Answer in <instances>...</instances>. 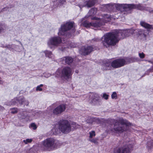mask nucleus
I'll return each instance as SVG.
<instances>
[{"instance_id":"1","label":"nucleus","mask_w":153,"mask_h":153,"mask_svg":"<svg viewBox=\"0 0 153 153\" xmlns=\"http://www.w3.org/2000/svg\"><path fill=\"white\" fill-rule=\"evenodd\" d=\"M130 31L117 30L115 32L106 33L102 38L104 45L108 47L109 45H114L120 39H123L127 35L125 34Z\"/></svg>"},{"instance_id":"2","label":"nucleus","mask_w":153,"mask_h":153,"mask_svg":"<svg viewBox=\"0 0 153 153\" xmlns=\"http://www.w3.org/2000/svg\"><path fill=\"white\" fill-rule=\"evenodd\" d=\"M62 144L59 141L52 137L48 138L42 142L41 149L43 151H51L59 147Z\"/></svg>"},{"instance_id":"3","label":"nucleus","mask_w":153,"mask_h":153,"mask_svg":"<svg viewBox=\"0 0 153 153\" xmlns=\"http://www.w3.org/2000/svg\"><path fill=\"white\" fill-rule=\"evenodd\" d=\"M115 19L116 18L113 16H111L106 14L104 15L102 20L95 17L93 19H94L96 20L95 22H89L88 21H85L82 24L86 27H89L91 26L97 27L103 25L105 22H110Z\"/></svg>"},{"instance_id":"4","label":"nucleus","mask_w":153,"mask_h":153,"mask_svg":"<svg viewBox=\"0 0 153 153\" xmlns=\"http://www.w3.org/2000/svg\"><path fill=\"white\" fill-rule=\"evenodd\" d=\"M114 123L113 128L111 129L117 133L121 134L126 131L128 126H130L131 124L126 119L120 118L119 120H114Z\"/></svg>"},{"instance_id":"5","label":"nucleus","mask_w":153,"mask_h":153,"mask_svg":"<svg viewBox=\"0 0 153 153\" xmlns=\"http://www.w3.org/2000/svg\"><path fill=\"white\" fill-rule=\"evenodd\" d=\"M59 130L64 134H68L71 131L70 122L67 120H62L59 123Z\"/></svg>"},{"instance_id":"6","label":"nucleus","mask_w":153,"mask_h":153,"mask_svg":"<svg viewBox=\"0 0 153 153\" xmlns=\"http://www.w3.org/2000/svg\"><path fill=\"white\" fill-rule=\"evenodd\" d=\"M62 42L61 38L59 37H53L51 38L48 42V47L51 48L58 46Z\"/></svg>"},{"instance_id":"7","label":"nucleus","mask_w":153,"mask_h":153,"mask_svg":"<svg viewBox=\"0 0 153 153\" xmlns=\"http://www.w3.org/2000/svg\"><path fill=\"white\" fill-rule=\"evenodd\" d=\"M132 145H129V144H123V146L121 147L116 148L114 149V153H128L130 150L131 149Z\"/></svg>"},{"instance_id":"8","label":"nucleus","mask_w":153,"mask_h":153,"mask_svg":"<svg viewBox=\"0 0 153 153\" xmlns=\"http://www.w3.org/2000/svg\"><path fill=\"white\" fill-rule=\"evenodd\" d=\"M74 23L72 22H68L65 24L62 25L61 28L59 29L58 33L59 35H63L66 32L72 28L73 27Z\"/></svg>"},{"instance_id":"9","label":"nucleus","mask_w":153,"mask_h":153,"mask_svg":"<svg viewBox=\"0 0 153 153\" xmlns=\"http://www.w3.org/2000/svg\"><path fill=\"white\" fill-rule=\"evenodd\" d=\"M126 64V60L123 59H117L114 60L111 62L112 67L114 68L121 67Z\"/></svg>"},{"instance_id":"10","label":"nucleus","mask_w":153,"mask_h":153,"mask_svg":"<svg viewBox=\"0 0 153 153\" xmlns=\"http://www.w3.org/2000/svg\"><path fill=\"white\" fill-rule=\"evenodd\" d=\"M66 108L65 105L64 104H61L53 110V113L55 115H59L65 111Z\"/></svg>"},{"instance_id":"11","label":"nucleus","mask_w":153,"mask_h":153,"mask_svg":"<svg viewBox=\"0 0 153 153\" xmlns=\"http://www.w3.org/2000/svg\"><path fill=\"white\" fill-rule=\"evenodd\" d=\"M72 71L71 69L69 67L64 68L62 71L61 76L67 79L72 74Z\"/></svg>"},{"instance_id":"12","label":"nucleus","mask_w":153,"mask_h":153,"mask_svg":"<svg viewBox=\"0 0 153 153\" xmlns=\"http://www.w3.org/2000/svg\"><path fill=\"white\" fill-rule=\"evenodd\" d=\"M94 48L91 46L83 47L80 51V53L83 55H87L93 51Z\"/></svg>"},{"instance_id":"13","label":"nucleus","mask_w":153,"mask_h":153,"mask_svg":"<svg viewBox=\"0 0 153 153\" xmlns=\"http://www.w3.org/2000/svg\"><path fill=\"white\" fill-rule=\"evenodd\" d=\"M124 7L126 8H124V10L125 11L128 10H130L133 8H137L140 10H143L144 9V7H142L140 5H135L133 4H126Z\"/></svg>"},{"instance_id":"14","label":"nucleus","mask_w":153,"mask_h":153,"mask_svg":"<svg viewBox=\"0 0 153 153\" xmlns=\"http://www.w3.org/2000/svg\"><path fill=\"white\" fill-rule=\"evenodd\" d=\"M147 31L146 30H140L138 32L139 37L143 40H146V37Z\"/></svg>"},{"instance_id":"15","label":"nucleus","mask_w":153,"mask_h":153,"mask_svg":"<svg viewBox=\"0 0 153 153\" xmlns=\"http://www.w3.org/2000/svg\"><path fill=\"white\" fill-rule=\"evenodd\" d=\"M73 62L72 58L71 57H65L63 58L62 62L63 64H70Z\"/></svg>"},{"instance_id":"16","label":"nucleus","mask_w":153,"mask_h":153,"mask_svg":"<svg viewBox=\"0 0 153 153\" xmlns=\"http://www.w3.org/2000/svg\"><path fill=\"white\" fill-rule=\"evenodd\" d=\"M96 2V0H89L84 2V6L90 7L93 6Z\"/></svg>"},{"instance_id":"17","label":"nucleus","mask_w":153,"mask_h":153,"mask_svg":"<svg viewBox=\"0 0 153 153\" xmlns=\"http://www.w3.org/2000/svg\"><path fill=\"white\" fill-rule=\"evenodd\" d=\"M106 7L108 9H112L114 7H115L117 10H120L121 9V8L122 7L119 4H108L106 5Z\"/></svg>"},{"instance_id":"18","label":"nucleus","mask_w":153,"mask_h":153,"mask_svg":"<svg viewBox=\"0 0 153 153\" xmlns=\"http://www.w3.org/2000/svg\"><path fill=\"white\" fill-rule=\"evenodd\" d=\"M27 116V112L25 111H21L18 114V117L20 119H25Z\"/></svg>"},{"instance_id":"19","label":"nucleus","mask_w":153,"mask_h":153,"mask_svg":"<svg viewBox=\"0 0 153 153\" xmlns=\"http://www.w3.org/2000/svg\"><path fill=\"white\" fill-rule=\"evenodd\" d=\"M140 25L143 27L146 28L148 29H153V27L152 26L148 23H146L145 22L141 21L140 23Z\"/></svg>"},{"instance_id":"20","label":"nucleus","mask_w":153,"mask_h":153,"mask_svg":"<svg viewBox=\"0 0 153 153\" xmlns=\"http://www.w3.org/2000/svg\"><path fill=\"white\" fill-rule=\"evenodd\" d=\"M103 68L105 70H109L110 69L111 67V63L110 62H107L105 63L103 65Z\"/></svg>"},{"instance_id":"21","label":"nucleus","mask_w":153,"mask_h":153,"mask_svg":"<svg viewBox=\"0 0 153 153\" xmlns=\"http://www.w3.org/2000/svg\"><path fill=\"white\" fill-rule=\"evenodd\" d=\"M97 9L96 8H93L91 9L88 12V15L89 16H92L96 13Z\"/></svg>"},{"instance_id":"22","label":"nucleus","mask_w":153,"mask_h":153,"mask_svg":"<svg viewBox=\"0 0 153 153\" xmlns=\"http://www.w3.org/2000/svg\"><path fill=\"white\" fill-rule=\"evenodd\" d=\"M100 101L99 97L98 96H94L91 100V102L93 104L96 105Z\"/></svg>"},{"instance_id":"23","label":"nucleus","mask_w":153,"mask_h":153,"mask_svg":"<svg viewBox=\"0 0 153 153\" xmlns=\"http://www.w3.org/2000/svg\"><path fill=\"white\" fill-rule=\"evenodd\" d=\"M45 55L46 56L48 57L49 58H51L52 57L53 55L51 52L50 51H45L43 52Z\"/></svg>"},{"instance_id":"24","label":"nucleus","mask_w":153,"mask_h":153,"mask_svg":"<svg viewBox=\"0 0 153 153\" xmlns=\"http://www.w3.org/2000/svg\"><path fill=\"white\" fill-rule=\"evenodd\" d=\"M97 120V119L96 118H89V119L87 120V122L88 123L91 124H94V123L95 122V121Z\"/></svg>"},{"instance_id":"25","label":"nucleus","mask_w":153,"mask_h":153,"mask_svg":"<svg viewBox=\"0 0 153 153\" xmlns=\"http://www.w3.org/2000/svg\"><path fill=\"white\" fill-rule=\"evenodd\" d=\"M71 130L74 129L79 128L80 126L74 122H73L71 124Z\"/></svg>"},{"instance_id":"26","label":"nucleus","mask_w":153,"mask_h":153,"mask_svg":"<svg viewBox=\"0 0 153 153\" xmlns=\"http://www.w3.org/2000/svg\"><path fill=\"white\" fill-rule=\"evenodd\" d=\"M17 46L15 45H8L7 46V48L10 50H16V48Z\"/></svg>"},{"instance_id":"27","label":"nucleus","mask_w":153,"mask_h":153,"mask_svg":"<svg viewBox=\"0 0 153 153\" xmlns=\"http://www.w3.org/2000/svg\"><path fill=\"white\" fill-rule=\"evenodd\" d=\"M61 71H62L60 69H58L54 74V75L55 76L58 77H59L60 75H61Z\"/></svg>"},{"instance_id":"28","label":"nucleus","mask_w":153,"mask_h":153,"mask_svg":"<svg viewBox=\"0 0 153 153\" xmlns=\"http://www.w3.org/2000/svg\"><path fill=\"white\" fill-rule=\"evenodd\" d=\"M89 134V139L92 138L93 137H94L96 135L95 131H90Z\"/></svg>"},{"instance_id":"29","label":"nucleus","mask_w":153,"mask_h":153,"mask_svg":"<svg viewBox=\"0 0 153 153\" xmlns=\"http://www.w3.org/2000/svg\"><path fill=\"white\" fill-rule=\"evenodd\" d=\"M32 139H27L25 140H24L23 141V142L25 144H27L28 143H31L32 141Z\"/></svg>"},{"instance_id":"30","label":"nucleus","mask_w":153,"mask_h":153,"mask_svg":"<svg viewBox=\"0 0 153 153\" xmlns=\"http://www.w3.org/2000/svg\"><path fill=\"white\" fill-rule=\"evenodd\" d=\"M43 86V84H41L37 86L36 88V91H42L43 90L42 88H41Z\"/></svg>"},{"instance_id":"31","label":"nucleus","mask_w":153,"mask_h":153,"mask_svg":"<svg viewBox=\"0 0 153 153\" xmlns=\"http://www.w3.org/2000/svg\"><path fill=\"white\" fill-rule=\"evenodd\" d=\"M98 139L97 138H91L89 139V141L90 142L93 143H94L97 144L98 143L97 142Z\"/></svg>"},{"instance_id":"32","label":"nucleus","mask_w":153,"mask_h":153,"mask_svg":"<svg viewBox=\"0 0 153 153\" xmlns=\"http://www.w3.org/2000/svg\"><path fill=\"white\" fill-rule=\"evenodd\" d=\"M123 31H130V32H128V33L125 34V35H127V36H126L125 37H128L130 36L131 34H132L133 33V31L132 30H123Z\"/></svg>"},{"instance_id":"33","label":"nucleus","mask_w":153,"mask_h":153,"mask_svg":"<svg viewBox=\"0 0 153 153\" xmlns=\"http://www.w3.org/2000/svg\"><path fill=\"white\" fill-rule=\"evenodd\" d=\"M52 132H53V134L55 135L59 134V132L58 129L56 128H54L52 129Z\"/></svg>"},{"instance_id":"34","label":"nucleus","mask_w":153,"mask_h":153,"mask_svg":"<svg viewBox=\"0 0 153 153\" xmlns=\"http://www.w3.org/2000/svg\"><path fill=\"white\" fill-rule=\"evenodd\" d=\"M17 109V108H13L11 109H10L11 113L13 114L16 113L18 112Z\"/></svg>"},{"instance_id":"35","label":"nucleus","mask_w":153,"mask_h":153,"mask_svg":"<svg viewBox=\"0 0 153 153\" xmlns=\"http://www.w3.org/2000/svg\"><path fill=\"white\" fill-rule=\"evenodd\" d=\"M30 127L34 130H35L37 128L36 126L34 123H31L30 125Z\"/></svg>"},{"instance_id":"36","label":"nucleus","mask_w":153,"mask_h":153,"mask_svg":"<svg viewBox=\"0 0 153 153\" xmlns=\"http://www.w3.org/2000/svg\"><path fill=\"white\" fill-rule=\"evenodd\" d=\"M51 76V74L48 73H46L44 74V76L46 78H48Z\"/></svg>"},{"instance_id":"37","label":"nucleus","mask_w":153,"mask_h":153,"mask_svg":"<svg viewBox=\"0 0 153 153\" xmlns=\"http://www.w3.org/2000/svg\"><path fill=\"white\" fill-rule=\"evenodd\" d=\"M139 56L140 58L141 59H143L145 57V54L143 53H139Z\"/></svg>"},{"instance_id":"38","label":"nucleus","mask_w":153,"mask_h":153,"mask_svg":"<svg viewBox=\"0 0 153 153\" xmlns=\"http://www.w3.org/2000/svg\"><path fill=\"white\" fill-rule=\"evenodd\" d=\"M19 102L20 103L24 104L25 105H27L28 104V102H27L26 103H25V101L23 99H22L21 101H19Z\"/></svg>"},{"instance_id":"39","label":"nucleus","mask_w":153,"mask_h":153,"mask_svg":"<svg viewBox=\"0 0 153 153\" xmlns=\"http://www.w3.org/2000/svg\"><path fill=\"white\" fill-rule=\"evenodd\" d=\"M4 30V29L3 27V25L0 24V33L3 32Z\"/></svg>"},{"instance_id":"40","label":"nucleus","mask_w":153,"mask_h":153,"mask_svg":"<svg viewBox=\"0 0 153 153\" xmlns=\"http://www.w3.org/2000/svg\"><path fill=\"white\" fill-rule=\"evenodd\" d=\"M102 99L107 100L108 99V96H102Z\"/></svg>"},{"instance_id":"41","label":"nucleus","mask_w":153,"mask_h":153,"mask_svg":"<svg viewBox=\"0 0 153 153\" xmlns=\"http://www.w3.org/2000/svg\"><path fill=\"white\" fill-rule=\"evenodd\" d=\"M4 109V107L0 105V111H2Z\"/></svg>"},{"instance_id":"42","label":"nucleus","mask_w":153,"mask_h":153,"mask_svg":"<svg viewBox=\"0 0 153 153\" xmlns=\"http://www.w3.org/2000/svg\"><path fill=\"white\" fill-rule=\"evenodd\" d=\"M117 93L116 92H114L113 93L111 96H114L115 95H117Z\"/></svg>"},{"instance_id":"43","label":"nucleus","mask_w":153,"mask_h":153,"mask_svg":"<svg viewBox=\"0 0 153 153\" xmlns=\"http://www.w3.org/2000/svg\"><path fill=\"white\" fill-rule=\"evenodd\" d=\"M111 98L112 99H116L117 98V96H111Z\"/></svg>"},{"instance_id":"44","label":"nucleus","mask_w":153,"mask_h":153,"mask_svg":"<svg viewBox=\"0 0 153 153\" xmlns=\"http://www.w3.org/2000/svg\"><path fill=\"white\" fill-rule=\"evenodd\" d=\"M90 93L91 94L90 95H97L96 94L94 93Z\"/></svg>"},{"instance_id":"45","label":"nucleus","mask_w":153,"mask_h":153,"mask_svg":"<svg viewBox=\"0 0 153 153\" xmlns=\"http://www.w3.org/2000/svg\"><path fill=\"white\" fill-rule=\"evenodd\" d=\"M8 8H4L2 10V12L4 11L5 10H7V9H8Z\"/></svg>"},{"instance_id":"46","label":"nucleus","mask_w":153,"mask_h":153,"mask_svg":"<svg viewBox=\"0 0 153 153\" xmlns=\"http://www.w3.org/2000/svg\"><path fill=\"white\" fill-rule=\"evenodd\" d=\"M148 62L153 64V61L149 60ZM153 71V70L152 71Z\"/></svg>"},{"instance_id":"47","label":"nucleus","mask_w":153,"mask_h":153,"mask_svg":"<svg viewBox=\"0 0 153 153\" xmlns=\"http://www.w3.org/2000/svg\"><path fill=\"white\" fill-rule=\"evenodd\" d=\"M3 83V81L1 79L0 77V84H2Z\"/></svg>"},{"instance_id":"48","label":"nucleus","mask_w":153,"mask_h":153,"mask_svg":"<svg viewBox=\"0 0 153 153\" xmlns=\"http://www.w3.org/2000/svg\"><path fill=\"white\" fill-rule=\"evenodd\" d=\"M33 150H34V149H33V148H31V149H30V152H32V151H33Z\"/></svg>"},{"instance_id":"49","label":"nucleus","mask_w":153,"mask_h":153,"mask_svg":"<svg viewBox=\"0 0 153 153\" xmlns=\"http://www.w3.org/2000/svg\"><path fill=\"white\" fill-rule=\"evenodd\" d=\"M103 96H108V94H107L106 93H104L103 94Z\"/></svg>"},{"instance_id":"50","label":"nucleus","mask_w":153,"mask_h":153,"mask_svg":"<svg viewBox=\"0 0 153 153\" xmlns=\"http://www.w3.org/2000/svg\"><path fill=\"white\" fill-rule=\"evenodd\" d=\"M76 73H78V71H76Z\"/></svg>"},{"instance_id":"51","label":"nucleus","mask_w":153,"mask_h":153,"mask_svg":"<svg viewBox=\"0 0 153 153\" xmlns=\"http://www.w3.org/2000/svg\"><path fill=\"white\" fill-rule=\"evenodd\" d=\"M19 42L20 43V44H21L22 45V43L20 42Z\"/></svg>"},{"instance_id":"52","label":"nucleus","mask_w":153,"mask_h":153,"mask_svg":"<svg viewBox=\"0 0 153 153\" xmlns=\"http://www.w3.org/2000/svg\"><path fill=\"white\" fill-rule=\"evenodd\" d=\"M73 31L74 32L75 31V30H74V29H73Z\"/></svg>"},{"instance_id":"53","label":"nucleus","mask_w":153,"mask_h":153,"mask_svg":"<svg viewBox=\"0 0 153 153\" xmlns=\"http://www.w3.org/2000/svg\"><path fill=\"white\" fill-rule=\"evenodd\" d=\"M149 12H150L151 10H149Z\"/></svg>"}]
</instances>
